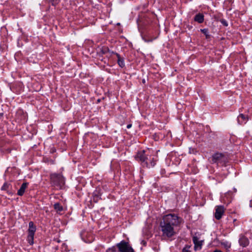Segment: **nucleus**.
I'll use <instances>...</instances> for the list:
<instances>
[{
	"label": "nucleus",
	"mask_w": 252,
	"mask_h": 252,
	"mask_svg": "<svg viewBox=\"0 0 252 252\" xmlns=\"http://www.w3.org/2000/svg\"><path fill=\"white\" fill-rule=\"evenodd\" d=\"M182 222V219L175 214H169L164 216L160 223L162 236L171 238L175 233V228Z\"/></svg>",
	"instance_id": "1"
},
{
	"label": "nucleus",
	"mask_w": 252,
	"mask_h": 252,
	"mask_svg": "<svg viewBox=\"0 0 252 252\" xmlns=\"http://www.w3.org/2000/svg\"><path fill=\"white\" fill-rule=\"evenodd\" d=\"M50 179L52 184L59 189H62L65 183V181L62 175L53 173L50 175Z\"/></svg>",
	"instance_id": "2"
},
{
	"label": "nucleus",
	"mask_w": 252,
	"mask_h": 252,
	"mask_svg": "<svg viewBox=\"0 0 252 252\" xmlns=\"http://www.w3.org/2000/svg\"><path fill=\"white\" fill-rule=\"evenodd\" d=\"M146 153V152L144 150L138 152L135 158L137 160L140 161L143 166H149L148 160L149 154Z\"/></svg>",
	"instance_id": "3"
},
{
	"label": "nucleus",
	"mask_w": 252,
	"mask_h": 252,
	"mask_svg": "<svg viewBox=\"0 0 252 252\" xmlns=\"http://www.w3.org/2000/svg\"><path fill=\"white\" fill-rule=\"evenodd\" d=\"M117 247L119 252H134L128 243L125 241H122L120 243H118Z\"/></svg>",
	"instance_id": "4"
},
{
	"label": "nucleus",
	"mask_w": 252,
	"mask_h": 252,
	"mask_svg": "<svg viewBox=\"0 0 252 252\" xmlns=\"http://www.w3.org/2000/svg\"><path fill=\"white\" fill-rule=\"evenodd\" d=\"M36 231V227L32 221L29 222V228L28 229V236L27 240L29 243L32 245L33 244V238L34 233Z\"/></svg>",
	"instance_id": "5"
},
{
	"label": "nucleus",
	"mask_w": 252,
	"mask_h": 252,
	"mask_svg": "<svg viewBox=\"0 0 252 252\" xmlns=\"http://www.w3.org/2000/svg\"><path fill=\"white\" fill-rule=\"evenodd\" d=\"M212 161L214 163L224 164L227 162V158L224 155L218 153L212 156Z\"/></svg>",
	"instance_id": "6"
},
{
	"label": "nucleus",
	"mask_w": 252,
	"mask_h": 252,
	"mask_svg": "<svg viewBox=\"0 0 252 252\" xmlns=\"http://www.w3.org/2000/svg\"><path fill=\"white\" fill-rule=\"evenodd\" d=\"M224 208L223 206H216L215 213V217L217 220H219L221 218L222 216L224 214Z\"/></svg>",
	"instance_id": "7"
},
{
	"label": "nucleus",
	"mask_w": 252,
	"mask_h": 252,
	"mask_svg": "<svg viewBox=\"0 0 252 252\" xmlns=\"http://www.w3.org/2000/svg\"><path fill=\"white\" fill-rule=\"evenodd\" d=\"M193 242L194 244V249L195 251L200 250L202 246V241H199L196 236H193L192 238Z\"/></svg>",
	"instance_id": "8"
},
{
	"label": "nucleus",
	"mask_w": 252,
	"mask_h": 252,
	"mask_svg": "<svg viewBox=\"0 0 252 252\" xmlns=\"http://www.w3.org/2000/svg\"><path fill=\"white\" fill-rule=\"evenodd\" d=\"M204 15L200 13L196 14L194 18V20L199 24L202 23L204 22Z\"/></svg>",
	"instance_id": "9"
},
{
	"label": "nucleus",
	"mask_w": 252,
	"mask_h": 252,
	"mask_svg": "<svg viewBox=\"0 0 252 252\" xmlns=\"http://www.w3.org/2000/svg\"><path fill=\"white\" fill-rule=\"evenodd\" d=\"M28 184L27 183H24L23 184H22L20 189L18 190V192H17L18 195H19L20 196H22L24 194V193L25 191V189L27 188Z\"/></svg>",
	"instance_id": "10"
},
{
	"label": "nucleus",
	"mask_w": 252,
	"mask_h": 252,
	"mask_svg": "<svg viewBox=\"0 0 252 252\" xmlns=\"http://www.w3.org/2000/svg\"><path fill=\"white\" fill-rule=\"evenodd\" d=\"M239 243L243 247H246L249 243V240L245 237L242 236L239 239Z\"/></svg>",
	"instance_id": "11"
},
{
	"label": "nucleus",
	"mask_w": 252,
	"mask_h": 252,
	"mask_svg": "<svg viewBox=\"0 0 252 252\" xmlns=\"http://www.w3.org/2000/svg\"><path fill=\"white\" fill-rule=\"evenodd\" d=\"M157 160V158H155L154 157H152V158L150 157V158H148V166H146L147 167L150 168L154 167L156 164V161Z\"/></svg>",
	"instance_id": "12"
},
{
	"label": "nucleus",
	"mask_w": 252,
	"mask_h": 252,
	"mask_svg": "<svg viewBox=\"0 0 252 252\" xmlns=\"http://www.w3.org/2000/svg\"><path fill=\"white\" fill-rule=\"evenodd\" d=\"M201 32L203 33L207 39H209L210 38L211 35L209 33V31L208 29H203L200 30Z\"/></svg>",
	"instance_id": "13"
},
{
	"label": "nucleus",
	"mask_w": 252,
	"mask_h": 252,
	"mask_svg": "<svg viewBox=\"0 0 252 252\" xmlns=\"http://www.w3.org/2000/svg\"><path fill=\"white\" fill-rule=\"evenodd\" d=\"M246 117L244 115L242 114H240L238 117V123L241 124H242L243 122L246 120Z\"/></svg>",
	"instance_id": "14"
},
{
	"label": "nucleus",
	"mask_w": 252,
	"mask_h": 252,
	"mask_svg": "<svg viewBox=\"0 0 252 252\" xmlns=\"http://www.w3.org/2000/svg\"><path fill=\"white\" fill-rule=\"evenodd\" d=\"M54 209L57 211V212H61L63 210V208L62 206L61 205V204L59 203H56L54 205Z\"/></svg>",
	"instance_id": "15"
},
{
	"label": "nucleus",
	"mask_w": 252,
	"mask_h": 252,
	"mask_svg": "<svg viewBox=\"0 0 252 252\" xmlns=\"http://www.w3.org/2000/svg\"><path fill=\"white\" fill-rule=\"evenodd\" d=\"M117 57L118 58V63L119 65L121 67H123L125 65V64H124V63L123 61L120 58V56H119V54H117Z\"/></svg>",
	"instance_id": "16"
},
{
	"label": "nucleus",
	"mask_w": 252,
	"mask_h": 252,
	"mask_svg": "<svg viewBox=\"0 0 252 252\" xmlns=\"http://www.w3.org/2000/svg\"><path fill=\"white\" fill-rule=\"evenodd\" d=\"M190 246L187 245L183 249L182 252H191L190 249Z\"/></svg>",
	"instance_id": "17"
},
{
	"label": "nucleus",
	"mask_w": 252,
	"mask_h": 252,
	"mask_svg": "<svg viewBox=\"0 0 252 252\" xmlns=\"http://www.w3.org/2000/svg\"><path fill=\"white\" fill-rule=\"evenodd\" d=\"M118 248L117 247V245L115 246H113L112 248H109L107 251H111L113 252H115L117 251Z\"/></svg>",
	"instance_id": "18"
},
{
	"label": "nucleus",
	"mask_w": 252,
	"mask_h": 252,
	"mask_svg": "<svg viewBox=\"0 0 252 252\" xmlns=\"http://www.w3.org/2000/svg\"><path fill=\"white\" fill-rule=\"evenodd\" d=\"M220 22H221V23L224 26L226 27L228 26V23L227 22V21L224 20V19H220Z\"/></svg>",
	"instance_id": "19"
},
{
	"label": "nucleus",
	"mask_w": 252,
	"mask_h": 252,
	"mask_svg": "<svg viewBox=\"0 0 252 252\" xmlns=\"http://www.w3.org/2000/svg\"><path fill=\"white\" fill-rule=\"evenodd\" d=\"M100 52H102V54H105L107 51L108 48H98Z\"/></svg>",
	"instance_id": "20"
},
{
	"label": "nucleus",
	"mask_w": 252,
	"mask_h": 252,
	"mask_svg": "<svg viewBox=\"0 0 252 252\" xmlns=\"http://www.w3.org/2000/svg\"><path fill=\"white\" fill-rule=\"evenodd\" d=\"M52 3L53 5H54L57 3V0H49Z\"/></svg>",
	"instance_id": "21"
},
{
	"label": "nucleus",
	"mask_w": 252,
	"mask_h": 252,
	"mask_svg": "<svg viewBox=\"0 0 252 252\" xmlns=\"http://www.w3.org/2000/svg\"><path fill=\"white\" fill-rule=\"evenodd\" d=\"M225 247L226 248H229L230 247V244L228 243H226V244L225 245Z\"/></svg>",
	"instance_id": "22"
},
{
	"label": "nucleus",
	"mask_w": 252,
	"mask_h": 252,
	"mask_svg": "<svg viewBox=\"0 0 252 252\" xmlns=\"http://www.w3.org/2000/svg\"><path fill=\"white\" fill-rule=\"evenodd\" d=\"M143 39H144L145 42H149V41H152V39H148V40H147L145 37H143Z\"/></svg>",
	"instance_id": "23"
},
{
	"label": "nucleus",
	"mask_w": 252,
	"mask_h": 252,
	"mask_svg": "<svg viewBox=\"0 0 252 252\" xmlns=\"http://www.w3.org/2000/svg\"><path fill=\"white\" fill-rule=\"evenodd\" d=\"M6 187H7V185L6 184L3 185V186L2 187V189H5Z\"/></svg>",
	"instance_id": "24"
},
{
	"label": "nucleus",
	"mask_w": 252,
	"mask_h": 252,
	"mask_svg": "<svg viewBox=\"0 0 252 252\" xmlns=\"http://www.w3.org/2000/svg\"><path fill=\"white\" fill-rule=\"evenodd\" d=\"M131 126H132L131 124H129L126 127L127 128H130L131 127Z\"/></svg>",
	"instance_id": "25"
},
{
	"label": "nucleus",
	"mask_w": 252,
	"mask_h": 252,
	"mask_svg": "<svg viewBox=\"0 0 252 252\" xmlns=\"http://www.w3.org/2000/svg\"><path fill=\"white\" fill-rule=\"evenodd\" d=\"M214 252H222L220 250H215Z\"/></svg>",
	"instance_id": "26"
}]
</instances>
